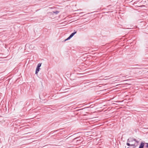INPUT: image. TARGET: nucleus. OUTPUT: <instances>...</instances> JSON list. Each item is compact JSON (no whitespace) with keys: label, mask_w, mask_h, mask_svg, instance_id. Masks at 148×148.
<instances>
[{"label":"nucleus","mask_w":148,"mask_h":148,"mask_svg":"<svg viewBox=\"0 0 148 148\" xmlns=\"http://www.w3.org/2000/svg\"><path fill=\"white\" fill-rule=\"evenodd\" d=\"M41 63H39L38 64V65L37 66V68H39L41 66Z\"/></svg>","instance_id":"nucleus-5"},{"label":"nucleus","mask_w":148,"mask_h":148,"mask_svg":"<svg viewBox=\"0 0 148 148\" xmlns=\"http://www.w3.org/2000/svg\"><path fill=\"white\" fill-rule=\"evenodd\" d=\"M134 140H135L134 138H129L127 140L126 145L128 146L135 147L136 143L134 142Z\"/></svg>","instance_id":"nucleus-1"},{"label":"nucleus","mask_w":148,"mask_h":148,"mask_svg":"<svg viewBox=\"0 0 148 148\" xmlns=\"http://www.w3.org/2000/svg\"><path fill=\"white\" fill-rule=\"evenodd\" d=\"M108 79V78H106V79Z\"/></svg>","instance_id":"nucleus-11"},{"label":"nucleus","mask_w":148,"mask_h":148,"mask_svg":"<svg viewBox=\"0 0 148 148\" xmlns=\"http://www.w3.org/2000/svg\"><path fill=\"white\" fill-rule=\"evenodd\" d=\"M53 12L54 13L56 14H57L59 12L58 11H56L55 12Z\"/></svg>","instance_id":"nucleus-7"},{"label":"nucleus","mask_w":148,"mask_h":148,"mask_svg":"<svg viewBox=\"0 0 148 148\" xmlns=\"http://www.w3.org/2000/svg\"><path fill=\"white\" fill-rule=\"evenodd\" d=\"M134 139L135 140H134V141L136 142L137 143H138V141L136 139L134 138Z\"/></svg>","instance_id":"nucleus-9"},{"label":"nucleus","mask_w":148,"mask_h":148,"mask_svg":"<svg viewBox=\"0 0 148 148\" xmlns=\"http://www.w3.org/2000/svg\"><path fill=\"white\" fill-rule=\"evenodd\" d=\"M31 46H32V45H29V47H31Z\"/></svg>","instance_id":"nucleus-10"},{"label":"nucleus","mask_w":148,"mask_h":148,"mask_svg":"<svg viewBox=\"0 0 148 148\" xmlns=\"http://www.w3.org/2000/svg\"><path fill=\"white\" fill-rule=\"evenodd\" d=\"M40 69L39 68H36V71H35V73L36 74H37L38 73V72L39 71V70Z\"/></svg>","instance_id":"nucleus-3"},{"label":"nucleus","mask_w":148,"mask_h":148,"mask_svg":"<svg viewBox=\"0 0 148 148\" xmlns=\"http://www.w3.org/2000/svg\"><path fill=\"white\" fill-rule=\"evenodd\" d=\"M146 144V147L148 148V143H145Z\"/></svg>","instance_id":"nucleus-8"},{"label":"nucleus","mask_w":148,"mask_h":148,"mask_svg":"<svg viewBox=\"0 0 148 148\" xmlns=\"http://www.w3.org/2000/svg\"><path fill=\"white\" fill-rule=\"evenodd\" d=\"M71 38H67L64 40V41H65L66 40H68L70 39Z\"/></svg>","instance_id":"nucleus-6"},{"label":"nucleus","mask_w":148,"mask_h":148,"mask_svg":"<svg viewBox=\"0 0 148 148\" xmlns=\"http://www.w3.org/2000/svg\"><path fill=\"white\" fill-rule=\"evenodd\" d=\"M82 137H77L73 139V141L76 142L77 144H79L82 142Z\"/></svg>","instance_id":"nucleus-2"},{"label":"nucleus","mask_w":148,"mask_h":148,"mask_svg":"<svg viewBox=\"0 0 148 148\" xmlns=\"http://www.w3.org/2000/svg\"><path fill=\"white\" fill-rule=\"evenodd\" d=\"M76 32H74L73 33H72V34H71V35L69 36V37H72L75 34H76Z\"/></svg>","instance_id":"nucleus-4"}]
</instances>
